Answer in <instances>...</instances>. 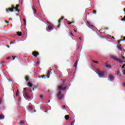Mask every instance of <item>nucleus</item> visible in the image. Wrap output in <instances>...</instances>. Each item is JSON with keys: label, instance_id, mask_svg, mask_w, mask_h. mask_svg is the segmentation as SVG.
Here are the masks:
<instances>
[{"label": "nucleus", "instance_id": "nucleus-52", "mask_svg": "<svg viewBox=\"0 0 125 125\" xmlns=\"http://www.w3.org/2000/svg\"><path fill=\"white\" fill-rule=\"evenodd\" d=\"M79 40H80V41H81V40H82V38H81V37H80V38H79Z\"/></svg>", "mask_w": 125, "mask_h": 125}, {"label": "nucleus", "instance_id": "nucleus-20", "mask_svg": "<svg viewBox=\"0 0 125 125\" xmlns=\"http://www.w3.org/2000/svg\"><path fill=\"white\" fill-rule=\"evenodd\" d=\"M64 118L66 121H68V120H69V118H70V116H69V115H65Z\"/></svg>", "mask_w": 125, "mask_h": 125}, {"label": "nucleus", "instance_id": "nucleus-28", "mask_svg": "<svg viewBox=\"0 0 125 125\" xmlns=\"http://www.w3.org/2000/svg\"><path fill=\"white\" fill-rule=\"evenodd\" d=\"M73 23H74V21L68 22L67 24H68V25H71V24H73Z\"/></svg>", "mask_w": 125, "mask_h": 125}, {"label": "nucleus", "instance_id": "nucleus-36", "mask_svg": "<svg viewBox=\"0 0 125 125\" xmlns=\"http://www.w3.org/2000/svg\"><path fill=\"white\" fill-rule=\"evenodd\" d=\"M23 21L25 23V25H26V20L25 19H23Z\"/></svg>", "mask_w": 125, "mask_h": 125}, {"label": "nucleus", "instance_id": "nucleus-39", "mask_svg": "<svg viewBox=\"0 0 125 125\" xmlns=\"http://www.w3.org/2000/svg\"><path fill=\"white\" fill-rule=\"evenodd\" d=\"M122 59H123V60H125V57L124 56H122Z\"/></svg>", "mask_w": 125, "mask_h": 125}, {"label": "nucleus", "instance_id": "nucleus-59", "mask_svg": "<svg viewBox=\"0 0 125 125\" xmlns=\"http://www.w3.org/2000/svg\"><path fill=\"white\" fill-rule=\"evenodd\" d=\"M9 20H12V19H9Z\"/></svg>", "mask_w": 125, "mask_h": 125}, {"label": "nucleus", "instance_id": "nucleus-15", "mask_svg": "<svg viewBox=\"0 0 125 125\" xmlns=\"http://www.w3.org/2000/svg\"><path fill=\"white\" fill-rule=\"evenodd\" d=\"M32 10H33L34 14H37V9H36V8L33 7Z\"/></svg>", "mask_w": 125, "mask_h": 125}, {"label": "nucleus", "instance_id": "nucleus-2", "mask_svg": "<svg viewBox=\"0 0 125 125\" xmlns=\"http://www.w3.org/2000/svg\"><path fill=\"white\" fill-rule=\"evenodd\" d=\"M110 58L112 59L113 60H116V61H118L119 63L121 64H123V63H125V60L123 61L120 59H117L116 57H115L113 55H112L110 56Z\"/></svg>", "mask_w": 125, "mask_h": 125}, {"label": "nucleus", "instance_id": "nucleus-17", "mask_svg": "<svg viewBox=\"0 0 125 125\" xmlns=\"http://www.w3.org/2000/svg\"><path fill=\"white\" fill-rule=\"evenodd\" d=\"M121 46H122V44H119V46H117V48L119 49V50H122L123 49Z\"/></svg>", "mask_w": 125, "mask_h": 125}, {"label": "nucleus", "instance_id": "nucleus-57", "mask_svg": "<svg viewBox=\"0 0 125 125\" xmlns=\"http://www.w3.org/2000/svg\"><path fill=\"white\" fill-rule=\"evenodd\" d=\"M74 32H75V33H77V30H74Z\"/></svg>", "mask_w": 125, "mask_h": 125}, {"label": "nucleus", "instance_id": "nucleus-49", "mask_svg": "<svg viewBox=\"0 0 125 125\" xmlns=\"http://www.w3.org/2000/svg\"><path fill=\"white\" fill-rule=\"evenodd\" d=\"M3 63H4V62H0V64H3Z\"/></svg>", "mask_w": 125, "mask_h": 125}, {"label": "nucleus", "instance_id": "nucleus-38", "mask_svg": "<svg viewBox=\"0 0 125 125\" xmlns=\"http://www.w3.org/2000/svg\"><path fill=\"white\" fill-rule=\"evenodd\" d=\"M66 82V80H62V83H64Z\"/></svg>", "mask_w": 125, "mask_h": 125}, {"label": "nucleus", "instance_id": "nucleus-23", "mask_svg": "<svg viewBox=\"0 0 125 125\" xmlns=\"http://www.w3.org/2000/svg\"><path fill=\"white\" fill-rule=\"evenodd\" d=\"M19 125H24V121H22L19 123Z\"/></svg>", "mask_w": 125, "mask_h": 125}, {"label": "nucleus", "instance_id": "nucleus-55", "mask_svg": "<svg viewBox=\"0 0 125 125\" xmlns=\"http://www.w3.org/2000/svg\"><path fill=\"white\" fill-rule=\"evenodd\" d=\"M105 30H108V28H104Z\"/></svg>", "mask_w": 125, "mask_h": 125}, {"label": "nucleus", "instance_id": "nucleus-6", "mask_svg": "<svg viewBox=\"0 0 125 125\" xmlns=\"http://www.w3.org/2000/svg\"><path fill=\"white\" fill-rule=\"evenodd\" d=\"M108 78L109 79L110 82H113L114 80H115V79L114 78V76H113V75H109L108 76Z\"/></svg>", "mask_w": 125, "mask_h": 125}, {"label": "nucleus", "instance_id": "nucleus-54", "mask_svg": "<svg viewBox=\"0 0 125 125\" xmlns=\"http://www.w3.org/2000/svg\"><path fill=\"white\" fill-rule=\"evenodd\" d=\"M6 23H9V22L7 21H5Z\"/></svg>", "mask_w": 125, "mask_h": 125}, {"label": "nucleus", "instance_id": "nucleus-21", "mask_svg": "<svg viewBox=\"0 0 125 125\" xmlns=\"http://www.w3.org/2000/svg\"><path fill=\"white\" fill-rule=\"evenodd\" d=\"M28 109L30 110V111H32L33 110V106L31 105H29L28 106Z\"/></svg>", "mask_w": 125, "mask_h": 125}, {"label": "nucleus", "instance_id": "nucleus-35", "mask_svg": "<svg viewBox=\"0 0 125 125\" xmlns=\"http://www.w3.org/2000/svg\"><path fill=\"white\" fill-rule=\"evenodd\" d=\"M74 123H75V121H72V122L71 123V125H73Z\"/></svg>", "mask_w": 125, "mask_h": 125}, {"label": "nucleus", "instance_id": "nucleus-29", "mask_svg": "<svg viewBox=\"0 0 125 125\" xmlns=\"http://www.w3.org/2000/svg\"><path fill=\"white\" fill-rule=\"evenodd\" d=\"M44 77H45V75H42V76H39V78H44Z\"/></svg>", "mask_w": 125, "mask_h": 125}, {"label": "nucleus", "instance_id": "nucleus-34", "mask_svg": "<svg viewBox=\"0 0 125 125\" xmlns=\"http://www.w3.org/2000/svg\"><path fill=\"white\" fill-rule=\"evenodd\" d=\"M2 103V100H1V99H0V105Z\"/></svg>", "mask_w": 125, "mask_h": 125}, {"label": "nucleus", "instance_id": "nucleus-4", "mask_svg": "<svg viewBox=\"0 0 125 125\" xmlns=\"http://www.w3.org/2000/svg\"><path fill=\"white\" fill-rule=\"evenodd\" d=\"M67 89V86L61 85L58 87L59 90H65Z\"/></svg>", "mask_w": 125, "mask_h": 125}, {"label": "nucleus", "instance_id": "nucleus-46", "mask_svg": "<svg viewBox=\"0 0 125 125\" xmlns=\"http://www.w3.org/2000/svg\"><path fill=\"white\" fill-rule=\"evenodd\" d=\"M35 88H36L35 87H33V89H32L33 91H34V90H35Z\"/></svg>", "mask_w": 125, "mask_h": 125}, {"label": "nucleus", "instance_id": "nucleus-37", "mask_svg": "<svg viewBox=\"0 0 125 125\" xmlns=\"http://www.w3.org/2000/svg\"><path fill=\"white\" fill-rule=\"evenodd\" d=\"M125 67V64L122 67V69H124Z\"/></svg>", "mask_w": 125, "mask_h": 125}, {"label": "nucleus", "instance_id": "nucleus-51", "mask_svg": "<svg viewBox=\"0 0 125 125\" xmlns=\"http://www.w3.org/2000/svg\"><path fill=\"white\" fill-rule=\"evenodd\" d=\"M49 102H50V100H49L48 103H46V104H47V103H49Z\"/></svg>", "mask_w": 125, "mask_h": 125}, {"label": "nucleus", "instance_id": "nucleus-56", "mask_svg": "<svg viewBox=\"0 0 125 125\" xmlns=\"http://www.w3.org/2000/svg\"><path fill=\"white\" fill-rule=\"evenodd\" d=\"M87 23H88V24H90V22L87 21Z\"/></svg>", "mask_w": 125, "mask_h": 125}, {"label": "nucleus", "instance_id": "nucleus-19", "mask_svg": "<svg viewBox=\"0 0 125 125\" xmlns=\"http://www.w3.org/2000/svg\"><path fill=\"white\" fill-rule=\"evenodd\" d=\"M52 29H53L52 26L49 25L48 26V30H49V31H50V30H52Z\"/></svg>", "mask_w": 125, "mask_h": 125}, {"label": "nucleus", "instance_id": "nucleus-3", "mask_svg": "<svg viewBox=\"0 0 125 125\" xmlns=\"http://www.w3.org/2000/svg\"><path fill=\"white\" fill-rule=\"evenodd\" d=\"M13 11H14V6L12 5L11 8L6 9V12H13Z\"/></svg>", "mask_w": 125, "mask_h": 125}, {"label": "nucleus", "instance_id": "nucleus-7", "mask_svg": "<svg viewBox=\"0 0 125 125\" xmlns=\"http://www.w3.org/2000/svg\"><path fill=\"white\" fill-rule=\"evenodd\" d=\"M63 19H64V17H62L61 19H60V20L58 21V22H59V24L57 26V28H60V23H61V21H62V20H63Z\"/></svg>", "mask_w": 125, "mask_h": 125}, {"label": "nucleus", "instance_id": "nucleus-9", "mask_svg": "<svg viewBox=\"0 0 125 125\" xmlns=\"http://www.w3.org/2000/svg\"><path fill=\"white\" fill-rule=\"evenodd\" d=\"M20 6V5H19V4H17L16 7H15L14 6V9L16 10V11L19 12V11H20V10L19 9H18V7H19Z\"/></svg>", "mask_w": 125, "mask_h": 125}, {"label": "nucleus", "instance_id": "nucleus-24", "mask_svg": "<svg viewBox=\"0 0 125 125\" xmlns=\"http://www.w3.org/2000/svg\"><path fill=\"white\" fill-rule=\"evenodd\" d=\"M93 63H95L96 64H98L99 63V61H93Z\"/></svg>", "mask_w": 125, "mask_h": 125}, {"label": "nucleus", "instance_id": "nucleus-25", "mask_svg": "<svg viewBox=\"0 0 125 125\" xmlns=\"http://www.w3.org/2000/svg\"><path fill=\"white\" fill-rule=\"evenodd\" d=\"M25 81L28 82L29 81V77L27 76L25 77Z\"/></svg>", "mask_w": 125, "mask_h": 125}, {"label": "nucleus", "instance_id": "nucleus-18", "mask_svg": "<svg viewBox=\"0 0 125 125\" xmlns=\"http://www.w3.org/2000/svg\"><path fill=\"white\" fill-rule=\"evenodd\" d=\"M17 34L19 37H21L22 36V32H17Z\"/></svg>", "mask_w": 125, "mask_h": 125}, {"label": "nucleus", "instance_id": "nucleus-11", "mask_svg": "<svg viewBox=\"0 0 125 125\" xmlns=\"http://www.w3.org/2000/svg\"><path fill=\"white\" fill-rule=\"evenodd\" d=\"M24 95L26 98H27L28 99H30V96L29 95V94L27 92H25Z\"/></svg>", "mask_w": 125, "mask_h": 125}, {"label": "nucleus", "instance_id": "nucleus-30", "mask_svg": "<svg viewBox=\"0 0 125 125\" xmlns=\"http://www.w3.org/2000/svg\"><path fill=\"white\" fill-rule=\"evenodd\" d=\"M93 14H96V10H93Z\"/></svg>", "mask_w": 125, "mask_h": 125}, {"label": "nucleus", "instance_id": "nucleus-53", "mask_svg": "<svg viewBox=\"0 0 125 125\" xmlns=\"http://www.w3.org/2000/svg\"><path fill=\"white\" fill-rule=\"evenodd\" d=\"M54 67H55L57 69L58 68V67H56V65H54Z\"/></svg>", "mask_w": 125, "mask_h": 125}, {"label": "nucleus", "instance_id": "nucleus-32", "mask_svg": "<svg viewBox=\"0 0 125 125\" xmlns=\"http://www.w3.org/2000/svg\"><path fill=\"white\" fill-rule=\"evenodd\" d=\"M121 42H123V40H120L118 41V43L120 44L121 43Z\"/></svg>", "mask_w": 125, "mask_h": 125}, {"label": "nucleus", "instance_id": "nucleus-44", "mask_svg": "<svg viewBox=\"0 0 125 125\" xmlns=\"http://www.w3.org/2000/svg\"><path fill=\"white\" fill-rule=\"evenodd\" d=\"M13 43H14V42H11L10 44H13Z\"/></svg>", "mask_w": 125, "mask_h": 125}, {"label": "nucleus", "instance_id": "nucleus-10", "mask_svg": "<svg viewBox=\"0 0 125 125\" xmlns=\"http://www.w3.org/2000/svg\"><path fill=\"white\" fill-rule=\"evenodd\" d=\"M104 65L105 67H106V68H109V69L110 68H112V65H111L110 64H108L107 62H106Z\"/></svg>", "mask_w": 125, "mask_h": 125}, {"label": "nucleus", "instance_id": "nucleus-58", "mask_svg": "<svg viewBox=\"0 0 125 125\" xmlns=\"http://www.w3.org/2000/svg\"><path fill=\"white\" fill-rule=\"evenodd\" d=\"M44 112L45 113H47V111H45Z\"/></svg>", "mask_w": 125, "mask_h": 125}, {"label": "nucleus", "instance_id": "nucleus-12", "mask_svg": "<svg viewBox=\"0 0 125 125\" xmlns=\"http://www.w3.org/2000/svg\"><path fill=\"white\" fill-rule=\"evenodd\" d=\"M52 71V69H50V70L48 71V73L47 74V79H49V76H50V72Z\"/></svg>", "mask_w": 125, "mask_h": 125}, {"label": "nucleus", "instance_id": "nucleus-14", "mask_svg": "<svg viewBox=\"0 0 125 125\" xmlns=\"http://www.w3.org/2000/svg\"><path fill=\"white\" fill-rule=\"evenodd\" d=\"M27 85L30 88H31V87H33V84L31 83H27Z\"/></svg>", "mask_w": 125, "mask_h": 125}, {"label": "nucleus", "instance_id": "nucleus-47", "mask_svg": "<svg viewBox=\"0 0 125 125\" xmlns=\"http://www.w3.org/2000/svg\"><path fill=\"white\" fill-rule=\"evenodd\" d=\"M111 38L112 39H114V40H115V37H114V36H112Z\"/></svg>", "mask_w": 125, "mask_h": 125}, {"label": "nucleus", "instance_id": "nucleus-62", "mask_svg": "<svg viewBox=\"0 0 125 125\" xmlns=\"http://www.w3.org/2000/svg\"><path fill=\"white\" fill-rule=\"evenodd\" d=\"M34 112H36V110H35Z\"/></svg>", "mask_w": 125, "mask_h": 125}, {"label": "nucleus", "instance_id": "nucleus-40", "mask_svg": "<svg viewBox=\"0 0 125 125\" xmlns=\"http://www.w3.org/2000/svg\"><path fill=\"white\" fill-rule=\"evenodd\" d=\"M122 85L125 87V82L123 83Z\"/></svg>", "mask_w": 125, "mask_h": 125}, {"label": "nucleus", "instance_id": "nucleus-42", "mask_svg": "<svg viewBox=\"0 0 125 125\" xmlns=\"http://www.w3.org/2000/svg\"><path fill=\"white\" fill-rule=\"evenodd\" d=\"M117 75H120V71H118L117 72Z\"/></svg>", "mask_w": 125, "mask_h": 125}, {"label": "nucleus", "instance_id": "nucleus-48", "mask_svg": "<svg viewBox=\"0 0 125 125\" xmlns=\"http://www.w3.org/2000/svg\"><path fill=\"white\" fill-rule=\"evenodd\" d=\"M6 46H7V47H8V48H9V47H10L9 45H7Z\"/></svg>", "mask_w": 125, "mask_h": 125}, {"label": "nucleus", "instance_id": "nucleus-26", "mask_svg": "<svg viewBox=\"0 0 125 125\" xmlns=\"http://www.w3.org/2000/svg\"><path fill=\"white\" fill-rule=\"evenodd\" d=\"M17 58V57L13 56L12 57V58H13L12 61L14 60L15 59V58Z\"/></svg>", "mask_w": 125, "mask_h": 125}, {"label": "nucleus", "instance_id": "nucleus-16", "mask_svg": "<svg viewBox=\"0 0 125 125\" xmlns=\"http://www.w3.org/2000/svg\"><path fill=\"white\" fill-rule=\"evenodd\" d=\"M0 120H4V115L3 114L0 115Z\"/></svg>", "mask_w": 125, "mask_h": 125}, {"label": "nucleus", "instance_id": "nucleus-60", "mask_svg": "<svg viewBox=\"0 0 125 125\" xmlns=\"http://www.w3.org/2000/svg\"><path fill=\"white\" fill-rule=\"evenodd\" d=\"M32 90H30V92H32Z\"/></svg>", "mask_w": 125, "mask_h": 125}, {"label": "nucleus", "instance_id": "nucleus-31", "mask_svg": "<svg viewBox=\"0 0 125 125\" xmlns=\"http://www.w3.org/2000/svg\"><path fill=\"white\" fill-rule=\"evenodd\" d=\"M121 21H125V16L124 17V18L121 19Z\"/></svg>", "mask_w": 125, "mask_h": 125}, {"label": "nucleus", "instance_id": "nucleus-8", "mask_svg": "<svg viewBox=\"0 0 125 125\" xmlns=\"http://www.w3.org/2000/svg\"><path fill=\"white\" fill-rule=\"evenodd\" d=\"M32 55H33V56H34L35 57H37V56H38V55H40V54L38 52L35 51L33 52Z\"/></svg>", "mask_w": 125, "mask_h": 125}, {"label": "nucleus", "instance_id": "nucleus-22", "mask_svg": "<svg viewBox=\"0 0 125 125\" xmlns=\"http://www.w3.org/2000/svg\"><path fill=\"white\" fill-rule=\"evenodd\" d=\"M16 96H19V90H17L16 93Z\"/></svg>", "mask_w": 125, "mask_h": 125}, {"label": "nucleus", "instance_id": "nucleus-45", "mask_svg": "<svg viewBox=\"0 0 125 125\" xmlns=\"http://www.w3.org/2000/svg\"><path fill=\"white\" fill-rule=\"evenodd\" d=\"M122 41H125V37H124V39L122 40Z\"/></svg>", "mask_w": 125, "mask_h": 125}, {"label": "nucleus", "instance_id": "nucleus-5", "mask_svg": "<svg viewBox=\"0 0 125 125\" xmlns=\"http://www.w3.org/2000/svg\"><path fill=\"white\" fill-rule=\"evenodd\" d=\"M57 96L58 97H59L60 100H61V99L63 98V96H64V95L61 93V91H60L58 93Z\"/></svg>", "mask_w": 125, "mask_h": 125}, {"label": "nucleus", "instance_id": "nucleus-33", "mask_svg": "<svg viewBox=\"0 0 125 125\" xmlns=\"http://www.w3.org/2000/svg\"><path fill=\"white\" fill-rule=\"evenodd\" d=\"M122 72H123V75H124V76H125V70H123Z\"/></svg>", "mask_w": 125, "mask_h": 125}, {"label": "nucleus", "instance_id": "nucleus-27", "mask_svg": "<svg viewBox=\"0 0 125 125\" xmlns=\"http://www.w3.org/2000/svg\"><path fill=\"white\" fill-rule=\"evenodd\" d=\"M12 58V57H8L7 58V60H9V59H11Z\"/></svg>", "mask_w": 125, "mask_h": 125}, {"label": "nucleus", "instance_id": "nucleus-43", "mask_svg": "<svg viewBox=\"0 0 125 125\" xmlns=\"http://www.w3.org/2000/svg\"><path fill=\"white\" fill-rule=\"evenodd\" d=\"M43 96H42V95H41L40 96V98H43Z\"/></svg>", "mask_w": 125, "mask_h": 125}, {"label": "nucleus", "instance_id": "nucleus-1", "mask_svg": "<svg viewBox=\"0 0 125 125\" xmlns=\"http://www.w3.org/2000/svg\"><path fill=\"white\" fill-rule=\"evenodd\" d=\"M96 74L98 75L99 78H102L105 76V72L103 71H100L99 69L96 70Z\"/></svg>", "mask_w": 125, "mask_h": 125}, {"label": "nucleus", "instance_id": "nucleus-50", "mask_svg": "<svg viewBox=\"0 0 125 125\" xmlns=\"http://www.w3.org/2000/svg\"><path fill=\"white\" fill-rule=\"evenodd\" d=\"M23 89L25 90H27V88H24Z\"/></svg>", "mask_w": 125, "mask_h": 125}, {"label": "nucleus", "instance_id": "nucleus-13", "mask_svg": "<svg viewBox=\"0 0 125 125\" xmlns=\"http://www.w3.org/2000/svg\"><path fill=\"white\" fill-rule=\"evenodd\" d=\"M77 66H78V60H76L75 63H74V65L73 67L74 68H77Z\"/></svg>", "mask_w": 125, "mask_h": 125}, {"label": "nucleus", "instance_id": "nucleus-41", "mask_svg": "<svg viewBox=\"0 0 125 125\" xmlns=\"http://www.w3.org/2000/svg\"><path fill=\"white\" fill-rule=\"evenodd\" d=\"M65 105L62 106V109H63V110H65Z\"/></svg>", "mask_w": 125, "mask_h": 125}, {"label": "nucleus", "instance_id": "nucleus-61", "mask_svg": "<svg viewBox=\"0 0 125 125\" xmlns=\"http://www.w3.org/2000/svg\"><path fill=\"white\" fill-rule=\"evenodd\" d=\"M48 92H49V90H48Z\"/></svg>", "mask_w": 125, "mask_h": 125}]
</instances>
